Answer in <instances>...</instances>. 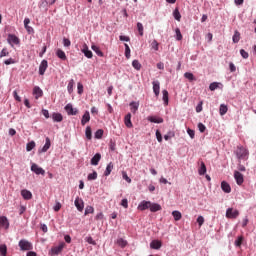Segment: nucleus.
<instances>
[{
    "label": "nucleus",
    "instance_id": "49530a36",
    "mask_svg": "<svg viewBox=\"0 0 256 256\" xmlns=\"http://www.w3.org/2000/svg\"><path fill=\"white\" fill-rule=\"evenodd\" d=\"M73 85H75V81L74 80H70L67 86L68 89V93H73Z\"/></svg>",
    "mask_w": 256,
    "mask_h": 256
},
{
    "label": "nucleus",
    "instance_id": "a211bd4d",
    "mask_svg": "<svg viewBox=\"0 0 256 256\" xmlns=\"http://www.w3.org/2000/svg\"><path fill=\"white\" fill-rule=\"evenodd\" d=\"M124 123L128 129L133 127V122H131V113H128L124 118Z\"/></svg>",
    "mask_w": 256,
    "mask_h": 256
},
{
    "label": "nucleus",
    "instance_id": "c756f323",
    "mask_svg": "<svg viewBox=\"0 0 256 256\" xmlns=\"http://www.w3.org/2000/svg\"><path fill=\"white\" fill-rule=\"evenodd\" d=\"M162 95H163L162 99H163L164 105H169V92L167 90H163Z\"/></svg>",
    "mask_w": 256,
    "mask_h": 256
},
{
    "label": "nucleus",
    "instance_id": "2f4dec72",
    "mask_svg": "<svg viewBox=\"0 0 256 256\" xmlns=\"http://www.w3.org/2000/svg\"><path fill=\"white\" fill-rule=\"evenodd\" d=\"M232 41L233 43H237L238 41H241V33H239V31H235L234 35L232 37Z\"/></svg>",
    "mask_w": 256,
    "mask_h": 256
},
{
    "label": "nucleus",
    "instance_id": "37998d69",
    "mask_svg": "<svg viewBox=\"0 0 256 256\" xmlns=\"http://www.w3.org/2000/svg\"><path fill=\"white\" fill-rule=\"evenodd\" d=\"M91 213H95V208H93V206H87V207L85 208V213H84V215H89V214H91Z\"/></svg>",
    "mask_w": 256,
    "mask_h": 256
},
{
    "label": "nucleus",
    "instance_id": "39448f33",
    "mask_svg": "<svg viewBox=\"0 0 256 256\" xmlns=\"http://www.w3.org/2000/svg\"><path fill=\"white\" fill-rule=\"evenodd\" d=\"M31 171L36 175H45V170L35 163L31 165Z\"/></svg>",
    "mask_w": 256,
    "mask_h": 256
},
{
    "label": "nucleus",
    "instance_id": "4c0bfd02",
    "mask_svg": "<svg viewBox=\"0 0 256 256\" xmlns=\"http://www.w3.org/2000/svg\"><path fill=\"white\" fill-rule=\"evenodd\" d=\"M91 48H92V50H94L96 55H98V57H103V52L101 51V49H99L98 46L92 45Z\"/></svg>",
    "mask_w": 256,
    "mask_h": 256
},
{
    "label": "nucleus",
    "instance_id": "6e6552de",
    "mask_svg": "<svg viewBox=\"0 0 256 256\" xmlns=\"http://www.w3.org/2000/svg\"><path fill=\"white\" fill-rule=\"evenodd\" d=\"M48 67H49V64L47 60H42L39 66V75H45V72L47 71Z\"/></svg>",
    "mask_w": 256,
    "mask_h": 256
},
{
    "label": "nucleus",
    "instance_id": "774afa93",
    "mask_svg": "<svg viewBox=\"0 0 256 256\" xmlns=\"http://www.w3.org/2000/svg\"><path fill=\"white\" fill-rule=\"evenodd\" d=\"M78 93L81 95L83 93V84L78 83Z\"/></svg>",
    "mask_w": 256,
    "mask_h": 256
},
{
    "label": "nucleus",
    "instance_id": "c85d7f7f",
    "mask_svg": "<svg viewBox=\"0 0 256 256\" xmlns=\"http://www.w3.org/2000/svg\"><path fill=\"white\" fill-rule=\"evenodd\" d=\"M113 162H110L107 167L106 170L104 172L105 177H109L111 175V171H113Z\"/></svg>",
    "mask_w": 256,
    "mask_h": 256
},
{
    "label": "nucleus",
    "instance_id": "20e7f679",
    "mask_svg": "<svg viewBox=\"0 0 256 256\" xmlns=\"http://www.w3.org/2000/svg\"><path fill=\"white\" fill-rule=\"evenodd\" d=\"M238 215H239V210H235L233 208H228L226 210L227 219H237Z\"/></svg>",
    "mask_w": 256,
    "mask_h": 256
},
{
    "label": "nucleus",
    "instance_id": "9d476101",
    "mask_svg": "<svg viewBox=\"0 0 256 256\" xmlns=\"http://www.w3.org/2000/svg\"><path fill=\"white\" fill-rule=\"evenodd\" d=\"M151 207V201H145L143 200L139 205H138V210L139 211H145L147 209H150Z\"/></svg>",
    "mask_w": 256,
    "mask_h": 256
},
{
    "label": "nucleus",
    "instance_id": "2eb2a0df",
    "mask_svg": "<svg viewBox=\"0 0 256 256\" xmlns=\"http://www.w3.org/2000/svg\"><path fill=\"white\" fill-rule=\"evenodd\" d=\"M33 95L35 99H39L43 95V90L39 86L33 88Z\"/></svg>",
    "mask_w": 256,
    "mask_h": 256
},
{
    "label": "nucleus",
    "instance_id": "5fc2aeb1",
    "mask_svg": "<svg viewBox=\"0 0 256 256\" xmlns=\"http://www.w3.org/2000/svg\"><path fill=\"white\" fill-rule=\"evenodd\" d=\"M218 88H219V83L217 82H213L209 86L210 91H215V89H218Z\"/></svg>",
    "mask_w": 256,
    "mask_h": 256
},
{
    "label": "nucleus",
    "instance_id": "5701e85b",
    "mask_svg": "<svg viewBox=\"0 0 256 256\" xmlns=\"http://www.w3.org/2000/svg\"><path fill=\"white\" fill-rule=\"evenodd\" d=\"M50 148H51V140L49 139V137H47L46 143L43 146V148L41 149V153H47V151H49Z\"/></svg>",
    "mask_w": 256,
    "mask_h": 256
},
{
    "label": "nucleus",
    "instance_id": "0eeeda50",
    "mask_svg": "<svg viewBox=\"0 0 256 256\" xmlns=\"http://www.w3.org/2000/svg\"><path fill=\"white\" fill-rule=\"evenodd\" d=\"M65 249V242H61L58 246H55L51 249L53 255H59Z\"/></svg>",
    "mask_w": 256,
    "mask_h": 256
},
{
    "label": "nucleus",
    "instance_id": "bb28decb",
    "mask_svg": "<svg viewBox=\"0 0 256 256\" xmlns=\"http://www.w3.org/2000/svg\"><path fill=\"white\" fill-rule=\"evenodd\" d=\"M198 173L199 175H205L207 173V166H205V162L201 161Z\"/></svg>",
    "mask_w": 256,
    "mask_h": 256
},
{
    "label": "nucleus",
    "instance_id": "e2e57ef3",
    "mask_svg": "<svg viewBox=\"0 0 256 256\" xmlns=\"http://www.w3.org/2000/svg\"><path fill=\"white\" fill-rule=\"evenodd\" d=\"M121 205L124 209H127L129 207V201L127 199H122Z\"/></svg>",
    "mask_w": 256,
    "mask_h": 256
},
{
    "label": "nucleus",
    "instance_id": "f704fd0d",
    "mask_svg": "<svg viewBox=\"0 0 256 256\" xmlns=\"http://www.w3.org/2000/svg\"><path fill=\"white\" fill-rule=\"evenodd\" d=\"M117 245H119V247H121L122 249H124V247H127V240L123 239V238H119L116 241Z\"/></svg>",
    "mask_w": 256,
    "mask_h": 256
},
{
    "label": "nucleus",
    "instance_id": "338daca9",
    "mask_svg": "<svg viewBox=\"0 0 256 256\" xmlns=\"http://www.w3.org/2000/svg\"><path fill=\"white\" fill-rule=\"evenodd\" d=\"M119 39L120 41H126V42L131 41V39L128 36H123V35L119 36Z\"/></svg>",
    "mask_w": 256,
    "mask_h": 256
},
{
    "label": "nucleus",
    "instance_id": "4468645a",
    "mask_svg": "<svg viewBox=\"0 0 256 256\" xmlns=\"http://www.w3.org/2000/svg\"><path fill=\"white\" fill-rule=\"evenodd\" d=\"M89 121H91V115L89 114V111H86L82 116L81 125L85 126Z\"/></svg>",
    "mask_w": 256,
    "mask_h": 256
},
{
    "label": "nucleus",
    "instance_id": "6ab92c4d",
    "mask_svg": "<svg viewBox=\"0 0 256 256\" xmlns=\"http://www.w3.org/2000/svg\"><path fill=\"white\" fill-rule=\"evenodd\" d=\"M152 85H153L154 94L156 95V97H159V93H160V89H161L159 81H154L152 83Z\"/></svg>",
    "mask_w": 256,
    "mask_h": 256
},
{
    "label": "nucleus",
    "instance_id": "412c9836",
    "mask_svg": "<svg viewBox=\"0 0 256 256\" xmlns=\"http://www.w3.org/2000/svg\"><path fill=\"white\" fill-rule=\"evenodd\" d=\"M148 121H150V123H163V118L161 117H157V116H148Z\"/></svg>",
    "mask_w": 256,
    "mask_h": 256
},
{
    "label": "nucleus",
    "instance_id": "c03bdc74",
    "mask_svg": "<svg viewBox=\"0 0 256 256\" xmlns=\"http://www.w3.org/2000/svg\"><path fill=\"white\" fill-rule=\"evenodd\" d=\"M151 48L154 49V51H159V42H157V40H153L151 42Z\"/></svg>",
    "mask_w": 256,
    "mask_h": 256
},
{
    "label": "nucleus",
    "instance_id": "473e14b6",
    "mask_svg": "<svg viewBox=\"0 0 256 256\" xmlns=\"http://www.w3.org/2000/svg\"><path fill=\"white\" fill-rule=\"evenodd\" d=\"M130 109L132 113H137L138 109H139V104L138 102H131L130 103Z\"/></svg>",
    "mask_w": 256,
    "mask_h": 256
},
{
    "label": "nucleus",
    "instance_id": "72a5a7b5",
    "mask_svg": "<svg viewBox=\"0 0 256 256\" xmlns=\"http://www.w3.org/2000/svg\"><path fill=\"white\" fill-rule=\"evenodd\" d=\"M172 216L174 217V220H176V221H181V218L183 217L181 212H179L177 210L172 212Z\"/></svg>",
    "mask_w": 256,
    "mask_h": 256
},
{
    "label": "nucleus",
    "instance_id": "052dcab7",
    "mask_svg": "<svg viewBox=\"0 0 256 256\" xmlns=\"http://www.w3.org/2000/svg\"><path fill=\"white\" fill-rule=\"evenodd\" d=\"M63 45L64 47H71V40H69L68 38H64Z\"/></svg>",
    "mask_w": 256,
    "mask_h": 256
},
{
    "label": "nucleus",
    "instance_id": "393cba45",
    "mask_svg": "<svg viewBox=\"0 0 256 256\" xmlns=\"http://www.w3.org/2000/svg\"><path fill=\"white\" fill-rule=\"evenodd\" d=\"M99 161H101V155L96 153L91 159V165H99Z\"/></svg>",
    "mask_w": 256,
    "mask_h": 256
},
{
    "label": "nucleus",
    "instance_id": "7c9ffc66",
    "mask_svg": "<svg viewBox=\"0 0 256 256\" xmlns=\"http://www.w3.org/2000/svg\"><path fill=\"white\" fill-rule=\"evenodd\" d=\"M227 111H229V108L225 104H221L219 108L220 115H226Z\"/></svg>",
    "mask_w": 256,
    "mask_h": 256
},
{
    "label": "nucleus",
    "instance_id": "f257e3e1",
    "mask_svg": "<svg viewBox=\"0 0 256 256\" xmlns=\"http://www.w3.org/2000/svg\"><path fill=\"white\" fill-rule=\"evenodd\" d=\"M236 156L238 159H249V150L243 146H238L236 149Z\"/></svg>",
    "mask_w": 256,
    "mask_h": 256
},
{
    "label": "nucleus",
    "instance_id": "423d86ee",
    "mask_svg": "<svg viewBox=\"0 0 256 256\" xmlns=\"http://www.w3.org/2000/svg\"><path fill=\"white\" fill-rule=\"evenodd\" d=\"M75 207L78 211L82 212L83 209H85V203L83 202V199L77 197L74 201Z\"/></svg>",
    "mask_w": 256,
    "mask_h": 256
},
{
    "label": "nucleus",
    "instance_id": "a19ab883",
    "mask_svg": "<svg viewBox=\"0 0 256 256\" xmlns=\"http://www.w3.org/2000/svg\"><path fill=\"white\" fill-rule=\"evenodd\" d=\"M175 33H176V40L177 41H182L183 40V34H181V29L176 28Z\"/></svg>",
    "mask_w": 256,
    "mask_h": 256
},
{
    "label": "nucleus",
    "instance_id": "9b49d317",
    "mask_svg": "<svg viewBox=\"0 0 256 256\" xmlns=\"http://www.w3.org/2000/svg\"><path fill=\"white\" fill-rule=\"evenodd\" d=\"M21 195L25 201H30V199H33V193L27 189L21 190Z\"/></svg>",
    "mask_w": 256,
    "mask_h": 256
},
{
    "label": "nucleus",
    "instance_id": "a18cd8bd",
    "mask_svg": "<svg viewBox=\"0 0 256 256\" xmlns=\"http://www.w3.org/2000/svg\"><path fill=\"white\" fill-rule=\"evenodd\" d=\"M33 149H35V142H34V141L29 142V143L26 145V151H33Z\"/></svg>",
    "mask_w": 256,
    "mask_h": 256
},
{
    "label": "nucleus",
    "instance_id": "6e6d98bb",
    "mask_svg": "<svg viewBox=\"0 0 256 256\" xmlns=\"http://www.w3.org/2000/svg\"><path fill=\"white\" fill-rule=\"evenodd\" d=\"M240 55L243 57V59H249V53L245 51L244 49L240 50Z\"/></svg>",
    "mask_w": 256,
    "mask_h": 256
},
{
    "label": "nucleus",
    "instance_id": "79ce46f5",
    "mask_svg": "<svg viewBox=\"0 0 256 256\" xmlns=\"http://www.w3.org/2000/svg\"><path fill=\"white\" fill-rule=\"evenodd\" d=\"M173 17L176 19V21H181V13L179 12V9L174 10Z\"/></svg>",
    "mask_w": 256,
    "mask_h": 256
},
{
    "label": "nucleus",
    "instance_id": "4d7b16f0",
    "mask_svg": "<svg viewBox=\"0 0 256 256\" xmlns=\"http://www.w3.org/2000/svg\"><path fill=\"white\" fill-rule=\"evenodd\" d=\"M197 223H198L199 227H202L203 223H205V218H203V216H199L197 218Z\"/></svg>",
    "mask_w": 256,
    "mask_h": 256
},
{
    "label": "nucleus",
    "instance_id": "f8f14e48",
    "mask_svg": "<svg viewBox=\"0 0 256 256\" xmlns=\"http://www.w3.org/2000/svg\"><path fill=\"white\" fill-rule=\"evenodd\" d=\"M0 227L1 229H9V219L6 216L0 217Z\"/></svg>",
    "mask_w": 256,
    "mask_h": 256
},
{
    "label": "nucleus",
    "instance_id": "0e129e2a",
    "mask_svg": "<svg viewBox=\"0 0 256 256\" xmlns=\"http://www.w3.org/2000/svg\"><path fill=\"white\" fill-rule=\"evenodd\" d=\"M5 65H13L15 64V59L10 58L4 61Z\"/></svg>",
    "mask_w": 256,
    "mask_h": 256
},
{
    "label": "nucleus",
    "instance_id": "c9c22d12",
    "mask_svg": "<svg viewBox=\"0 0 256 256\" xmlns=\"http://www.w3.org/2000/svg\"><path fill=\"white\" fill-rule=\"evenodd\" d=\"M185 79H188V81H196L197 79L195 78V75L191 72H186L184 73Z\"/></svg>",
    "mask_w": 256,
    "mask_h": 256
},
{
    "label": "nucleus",
    "instance_id": "e433bc0d",
    "mask_svg": "<svg viewBox=\"0 0 256 256\" xmlns=\"http://www.w3.org/2000/svg\"><path fill=\"white\" fill-rule=\"evenodd\" d=\"M124 47L126 59H131V48H129V44H124Z\"/></svg>",
    "mask_w": 256,
    "mask_h": 256
},
{
    "label": "nucleus",
    "instance_id": "cd10ccee",
    "mask_svg": "<svg viewBox=\"0 0 256 256\" xmlns=\"http://www.w3.org/2000/svg\"><path fill=\"white\" fill-rule=\"evenodd\" d=\"M162 243L161 241L159 240H153L151 243H150V247L151 249H159L160 247H162Z\"/></svg>",
    "mask_w": 256,
    "mask_h": 256
},
{
    "label": "nucleus",
    "instance_id": "de8ad7c7",
    "mask_svg": "<svg viewBox=\"0 0 256 256\" xmlns=\"http://www.w3.org/2000/svg\"><path fill=\"white\" fill-rule=\"evenodd\" d=\"M137 30L141 37H143V24L141 22L137 23Z\"/></svg>",
    "mask_w": 256,
    "mask_h": 256
},
{
    "label": "nucleus",
    "instance_id": "bf43d9fd",
    "mask_svg": "<svg viewBox=\"0 0 256 256\" xmlns=\"http://www.w3.org/2000/svg\"><path fill=\"white\" fill-rule=\"evenodd\" d=\"M8 55H9V51H7V48H3L0 53V57H8Z\"/></svg>",
    "mask_w": 256,
    "mask_h": 256
},
{
    "label": "nucleus",
    "instance_id": "a878e982",
    "mask_svg": "<svg viewBox=\"0 0 256 256\" xmlns=\"http://www.w3.org/2000/svg\"><path fill=\"white\" fill-rule=\"evenodd\" d=\"M221 189L224 191V193H229L231 191V186L226 181H223L221 183Z\"/></svg>",
    "mask_w": 256,
    "mask_h": 256
},
{
    "label": "nucleus",
    "instance_id": "58836bf2",
    "mask_svg": "<svg viewBox=\"0 0 256 256\" xmlns=\"http://www.w3.org/2000/svg\"><path fill=\"white\" fill-rule=\"evenodd\" d=\"M85 135H86V138H87L89 141H91L93 135H92V131H91L90 126H87V127H86Z\"/></svg>",
    "mask_w": 256,
    "mask_h": 256
},
{
    "label": "nucleus",
    "instance_id": "864d4df0",
    "mask_svg": "<svg viewBox=\"0 0 256 256\" xmlns=\"http://www.w3.org/2000/svg\"><path fill=\"white\" fill-rule=\"evenodd\" d=\"M156 139L158 143H163V136L161 135V132L159 130L156 131Z\"/></svg>",
    "mask_w": 256,
    "mask_h": 256
},
{
    "label": "nucleus",
    "instance_id": "1a4fd4ad",
    "mask_svg": "<svg viewBox=\"0 0 256 256\" xmlns=\"http://www.w3.org/2000/svg\"><path fill=\"white\" fill-rule=\"evenodd\" d=\"M234 179L236 180L237 185H243V182L245 181L243 174L239 171L234 172Z\"/></svg>",
    "mask_w": 256,
    "mask_h": 256
},
{
    "label": "nucleus",
    "instance_id": "ddd939ff",
    "mask_svg": "<svg viewBox=\"0 0 256 256\" xmlns=\"http://www.w3.org/2000/svg\"><path fill=\"white\" fill-rule=\"evenodd\" d=\"M82 53H84V55H85V57H87V59L93 58V52L91 50H89V47L87 46V44L83 45Z\"/></svg>",
    "mask_w": 256,
    "mask_h": 256
},
{
    "label": "nucleus",
    "instance_id": "69168bd1",
    "mask_svg": "<svg viewBox=\"0 0 256 256\" xmlns=\"http://www.w3.org/2000/svg\"><path fill=\"white\" fill-rule=\"evenodd\" d=\"M53 209L56 213L61 211V204L57 202Z\"/></svg>",
    "mask_w": 256,
    "mask_h": 256
},
{
    "label": "nucleus",
    "instance_id": "8fccbe9b",
    "mask_svg": "<svg viewBox=\"0 0 256 256\" xmlns=\"http://www.w3.org/2000/svg\"><path fill=\"white\" fill-rule=\"evenodd\" d=\"M236 247H241L243 245V236H239L235 241Z\"/></svg>",
    "mask_w": 256,
    "mask_h": 256
},
{
    "label": "nucleus",
    "instance_id": "680f3d73",
    "mask_svg": "<svg viewBox=\"0 0 256 256\" xmlns=\"http://www.w3.org/2000/svg\"><path fill=\"white\" fill-rule=\"evenodd\" d=\"M187 133L189 137H191L192 139H195V130H191V128H188Z\"/></svg>",
    "mask_w": 256,
    "mask_h": 256
},
{
    "label": "nucleus",
    "instance_id": "aec40b11",
    "mask_svg": "<svg viewBox=\"0 0 256 256\" xmlns=\"http://www.w3.org/2000/svg\"><path fill=\"white\" fill-rule=\"evenodd\" d=\"M161 205L157 204V203H151L150 202V211L151 213H157V211H161Z\"/></svg>",
    "mask_w": 256,
    "mask_h": 256
},
{
    "label": "nucleus",
    "instance_id": "3c124183",
    "mask_svg": "<svg viewBox=\"0 0 256 256\" xmlns=\"http://www.w3.org/2000/svg\"><path fill=\"white\" fill-rule=\"evenodd\" d=\"M103 137V129H99L95 132V139H101Z\"/></svg>",
    "mask_w": 256,
    "mask_h": 256
},
{
    "label": "nucleus",
    "instance_id": "ea45409f",
    "mask_svg": "<svg viewBox=\"0 0 256 256\" xmlns=\"http://www.w3.org/2000/svg\"><path fill=\"white\" fill-rule=\"evenodd\" d=\"M132 67H134L136 71H141V63H139V60H133Z\"/></svg>",
    "mask_w": 256,
    "mask_h": 256
},
{
    "label": "nucleus",
    "instance_id": "09e8293b",
    "mask_svg": "<svg viewBox=\"0 0 256 256\" xmlns=\"http://www.w3.org/2000/svg\"><path fill=\"white\" fill-rule=\"evenodd\" d=\"M95 179H97V171L88 175V181H95Z\"/></svg>",
    "mask_w": 256,
    "mask_h": 256
},
{
    "label": "nucleus",
    "instance_id": "13d9d810",
    "mask_svg": "<svg viewBox=\"0 0 256 256\" xmlns=\"http://www.w3.org/2000/svg\"><path fill=\"white\" fill-rule=\"evenodd\" d=\"M198 129L200 133H205V129H207V127H205L203 123H198Z\"/></svg>",
    "mask_w": 256,
    "mask_h": 256
},
{
    "label": "nucleus",
    "instance_id": "603ef678",
    "mask_svg": "<svg viewBox=\"0 0 256 256\" xmlns=\"http://www.w3.org/2000/svg\"><path fill=\"white\" fill-rule=\"evenodd\" d=\"M85 241L89 243V245H97V242H95V240H93V237L88 236L85 238Z\"/></svg>",
    "mask_w": 256,
    "mask_h": 256
},
{
    "label": "nucleus",
    "instance_id": "b1692460",
    "mask_svg": "<svg viewBox=\"0 0 256 256\" xmlns=\"http://www.w3.org/2000/svg\"><path fill=\"white\" fill-rule=\"evenodd\" d=\"M29 23H31V20L29 18L24 19V27L28 33H33V27L29 26Z\"/></svg>",
    "mask_w": 256,
    "mask_h": 256
},
{
    "label": "nucleus",
    "instance_id": "4be33fe9",
    "mask_svg": "<svg viewBox=\"0 0 256 256\" xmlns=\"http://www.w3.org/2000/svg\"><path fill=\"white\" fill-rule=\"evenodd\" d=\"M56 55L59 59H61L62 61H67V55L65 54V51L61 50V49H57L56 51Z\"/></svg>",
    "mask_w": 256,
    "mask_h": 256
},
{
    "label": "nucleus",
    "instance_id": "dca6fc26",
    "mask_svg": "<svg viewBox=\"0 0 256 256\" xmlns=\"http://www.w3.org/2000/svg\"><path fill=\"white\" fill-rule=\"evenodd\" d=\"M52 119L54 123H61V121H63V115L61 113L54 112L52 113Z\"/></svg>",
    "mask_w": 256,
    "mask_h": 256
},
{
    "label": "nucleus",
    "instance_id": "f3484780",
    "mask_svg": "<svg viewBox=\"0 0 256 256\" xmlns=\"http://www.w3.org/2000/svg\"><path fill=\"white\" fill-rule=\"evenodd\" d=\"M65 111L68 113V115H77V109L73 108V105L67 104L65 106Z\"/></svg>",
    "mask_w": 256,
    "mask_h": 256
},
{
    "label": "nucleus",
    "instance_id": "7ed1b4c3",
    "mask_svg": "<svg viewBox=\"0 0 256 256\" xmlns=\"http://www.w3.org/2000/svg\"><path fill=\"white\" fill-rule=\"evenodd\" d=\"M7 41L11 47L14 45H19L21 43V40H19V37H17L15 34H9Z\"/></svg>",
    "mask_w": 256,
    "mask_h": 256
},
{
    "label": "nucleus",
    "instance_id": "f03ea898",
    "mask_svg": "<svg viewBox=\"0 0 256 256\" xmlns=\"http://www.w3.org/2000/svg\"><path fill=\"white\" fill-rule=\"evenodd\" d=\"M18 246L20 247V251H31L33 250V244L28 240L22 239L19 241Z\"/></svg>",
    "mask_w": 256,
    "mask_h": 256
}]
</instances>
